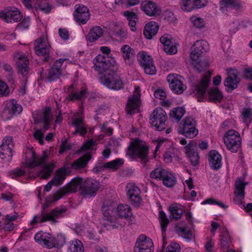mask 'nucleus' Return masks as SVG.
Returning a JSON list of instances; mask_svg holds the SVG:
<instances>
[{"mask_svg": "<svg viewBox=\"0 0 252 252\" xmlns=\"http://www.w3.org/2000/svg\"><path fill=\"white\" fill-rule=\"evenodd\" d=\"M93 63L94 70L99 74L101 84L115 90L123 88L124 83L116 74L118 66L115 61H107L104 55L99 54L94 60Z\"/></svg>", "mask_w": 252, "mask_h": 252, "instance_id": "nucleus-1", "label": "nucleus"}, {"mask_svg": "<svg viewBox=\"0 0 252 252\" xmlns=\"http://www.w3.org/2000/svg\"><path fill=\"white\" fill-rule=\"evenodd\" d=\"M208 49V43L204 40L196 41L191 48V64L198 72L203 71L209 65L207 60H203V54L206 52Z\"/></svg>", "mask_w": 252, "mask_h": 252, "instance_id": "nucleus-2", "label": "nucleus"}, {"mask_svg": "<svg viewBox=\"0 0 252 252\" xmlns=\"http://www.w3.org/2000/svg\"><path fill=\"white\" fill-rule=\"evenodd\" d=\"M34 240L43 247L48 249L61 248L65 242V238L63 235L55 237L50 233L43 231L37 232L34 235Z\"/></svg>", "mask_w": 252, "mask_h": 252, "instance_id": "nucleus-3", "label": "nucleus"}, {"mask_svg": "<svg viewBox=\"0 0 252 252\" xmlns=\"http://www.w3.org/2000/svg\"><path fill=\"white\" fill-rule=\"evenodd\" d=\"M149 147L136 139L128 146L126 155L132 159L138 158L141 163H146L149 161Z\"/></svg>", "mask_w": 252, "mask_h": 252, "instance_id": "nucleus-4", "label": "nucleus"}, {"mask_svg": "<svg viewBox=\"0 0 252 252\" xmlns=\"http://www.w3.org/2000/svg\"><path fill=\"white\" fill-rule=\"evenodd\" d=\"M83 183V178L81 177L74 178L66 185V188L62 189L55 193L50 195L46 198V207L49 204L56 202L62 198L64 195L68 194L69 192L76 191L78 187L81 190V185Z\"/></svg>", "mask_w": 252, "mask_h": 252, "instance_id": "nucleus-5", "label": "nucleus"}, {"mask_svg": "<svg viewBox=\"0 0 252 252\" xmlns=\"http://www.w3.org/2000/svg\"><path fill=\"white\" fill-rule=\"evenodd\" d=\"M177 131L179 134L188 138H194L198 133L195 120L189 116L185 117L183 122L179 124Z\"/></svg>", "mask_w": 252, "mask_h": 252, "instance_id": "nucleus-6", "label": "nucleus"}, {"mask_svg": "<svg viewBox=\"0 0 252 252\" xmlns=\"http://www.w3.org/2000/svg\"><path fill=\"white\" fill-rule=\"evenodd\" d=\"M223 140L227 148L232 153H236L241 144L239 133L233 129H230L225 133Z\"/></svg>", "mask_w": 252, "mask_h": 252, "instance_id": "nucleus-7", "label": "nucleus"}, {"mask_svg": "<svg viewBox=\"0 0 252 252\" xmlns=\"http://www.w3.org/2000/svg\"><path fill=\"white\" fill-rule=\"evenodd\" d=\"M48 156L45 152L41 157H38L32 149H27L25 162L27 167L33 169L44 164Z\"/></svg>", "mask_w": 252, "mask_h": 252, "instance_id": "nucleus-8", "label": "nucleus"}, {"mask_svg": "<svg viewBox=\"0 0 252 252\" xmlns=\"http://www.w3.org/2000/svg\"><path fill=\"white\" fill-rule=\"evenodd\" d=\"M46 200H45L44 207H43L42 210V217L40 218L39 222L43 223L46 221H51L52 224H55L58 222L57 220L58 219L63 216V214L66 212V209L65 208L56 207L52 210L49 213H43L45 208L49 207L51 203L49 204L48 207H46Z\"/></svg>", "mask_w": 252, "mask_h": 252, "instance_id": "nucleus-9", "label": "nucleus"}, {"mask_svg": "<svg viewBox=\"0 0 252 252\" xmlns=\"http://www.w3.org/2000/svg\"><path fill=\"white\" fill-rule=\"evenodd\" d=\"M50 48L46 35L41 36L34 42V48L36 54L39 56H45L44 59L45 62H47L49 60Z\"/></svg>", "mask_w": 252, "mask_h": 252, "instance_id": "nucleus-10", "label": "nucleus"}, {"mask_svg": "<svg viewBox=\"0 0 252 252\" xmlns=\"http://www.w3.org/2000/svg\"><path fill=\"white\" fill-rule=\"evenodd\" d=\"M99 187L98 181L93 179H87L81 185V194L86 197L94 196Z\"/></svg>", "mask_w": 252, "mask_h": 252, "instance_id": "nucleus-11", "label": "nucleus"}, {"mask_svg": "<svg viewBox=\"0 0 252 252\" xmlns=\"http://www.w3.org/2000/svg\"><path fill=\"white\" fill-rule=\"evenodd\" d=\"M137 59L146 74L153 75L156 73V68L154 65L153 59L146 52H139L137 55Z\"/></svg>", "mask_w": 252, "mask_h": 252, "instance_id": "nucleus-12", "label": "nucleus"}, {"mask_svg": "<svg viewBox=\"0 0 252 252\" xmlns=\"http://www.w3.org/2000/svg\"><path fill=\"white\" fill-rule=\"evenodd\" d=\"M22 17L19 9L14 7H7L0 12V18L7 23L17 22Z\"/></svg>", "mask_w": 252, "mask_h": 252, "instance_id": "nucleus-13", "label": "nucleus"}, {"mask_svg": "<svg viewBox=\"0 0 252 252\" xmlns=\"http://www.w3.org/2000/svg\"><path fill=\"white\" fill-rule=\"evenodd\" d=\"M32 114L35 124L43 123L44 130L49 129L53 120L51 111H33Z\"/></svg>", "mask_w": 252, "mask_h": 252, "instance_id": "nucleus-14", "label": "nucleus"}, {"mask_svg": "<svg viewBox=\"0 0 252 252\" xmlns=\"http://www.w3.org/2000/svg\"><path fill=\"white\" fill-rule=\"evenodd\" d=\"M134 252H153L154 244L152 240L145 235H140L134 247Z\"/></svg>", "mask_w": 252, "mask_h": 252, "instance_id": "nucleus-15", "label": "nucleus"}, {"mask_svg": "<svg viewBox=\"0 0 252 252\" xmlns=\"http://www.w3.org/2000/svg\"><path fill=\"white\" fill-rule=\"evenodd\" d=\"M211 73L208 71L202 76L200 82L194 86V92L198 95V101H201L211 82Z\"/></svg>", "mask_w": 252, "mask_h": 252, "instance_id": "nucleus-16", "label": "nucleus"}, {"mask_svg": "<svg viewBox=\"0 0 252 252\" xmlns=\"http://www.w3.org/2000/svg\"><path fill=\"white\" fill-rule=\"evenodd\" d=\"M239 73L237 70L229 69L227 77L223 82L227 92L232 91L238 87V85L241 80L239 77Z\"/></svg>", "mask_w": 252, "mask_h": 252, "instance_id": "nucleus-17", "label": "nucleus"}, {"mask_svg": "<svg viewBox=\"0 0 252 252\" xmlns=\"http://www.w3.org/2000/svg\"><path fill=\"white\" fill-rule=\"evenodd\" d=\"M167 118L165 111H153L150 119L152 125L155 126L157 130L162 131L165 128Z\"/></svg>", "mask_w": 252, "mask_h": 252, "instance_id": "nucleus-18", "label": "nucleus"}, {"mask_svg": "<svg viewBox=\"0 0 252 252\" xmlns=\"http://www.w3.org/2000/svg\"><path fill=\"white\" fill-rule=\"evenodd\" d=\"M182 78L181 76L177 74H169L167 77L169 87L175 94H181L186 89V87L181 81Z\"/></svg>", "mask_w": 252, "mask_h": 252, "instance_id": "nucleus-19", "label": "nucleus"}, {"mask_svg": "<svg viewBox=\"0 0 252 252\" xmlns=\"http://www.w3.org/2000/svg\"><path fill=\"white\" fill-rule=\"evenodd\" d=\"M126 189L127 196L131 204L135 207H139L142 200L140 189L133 184H128Z\"/></svg>", "mask_w": 252, "mask_h": 252, "instance_id": "nucleus-20", "label": "nucleus"}, {"mask_svg": "<svg viewBox=\"0 0 252 252\" xmlns=\"http://www.w3.org/2000/svg\"><path fill=\"white\" fill-rule=\"evenodd\" d=\"M16 62L18 72L23 76L27 75L29 71V61L27 57L22 52H18L14 57Z\"/></svg>", "mask_w": 252, "mask_h": 252, "instance_id": "nucleus-21", "label": "nucleus"}, {"mask_svg": "<svg viewBox=\"0 0 252 252\" xmlns=\"http://www.w3.org/2000/svg\"><path fill=\"white\" fill-rule=\"evenodd\" d=\"M185 153L187 158H189L191 164L192 166L197 165L199 161V156L197 151V143L194 141H191L185 147Z\"/></svg>", "mask_w": 252, "mask_h": 252, "instance_id": "nucleus-22", "label": "nucleus"}, {"mask_svg": "<svg viewBox=\"0 0 252 252\" xmlns=\"http://www.w3.org/2000/svg\"><path fill=\"white\" fill-rule=\"evenodd\" d=\"M141 9L149 16L157 17L161 13V10L158 5L151 0H145L141 4Z\"/></svg>", "mask_w": 252, "mask_h": 252, "instance_id": "nucleus-23", "label": "nucleus"}, {"mask_svg": "<svg viewBox=\"0 0 252 252\" xmlns=\"http://www.w3.org/2000/svg\"><path fill=\"white\" fill-rule=\"evenodd\" d=\"M65 59H60L57 60L53 67L48 71L46 80L49 82H52L58 79L62 74L61 67Z\"/></svg>", "mask_w": 252, "mask_h": 252, "instance_id": "nucleus-24", "label": "nucleus"}, {"mask_svg": "<svg viewBox=\"0 0 252 252\" xmlns=\"http://www.w3.org/2000/svg\"><path fill=\"white\" fill-rule=\"evenodd\" d=\"M248 183L244 182L243 180L239 179L235 182V190L234 192V202L238 204H241L245 195V189Z\"/></svg>", "mask_w": 252, "mask_h": 252, "instance_id": "nucleus-25", "label": "nucleus"}, {"mask_svg": "<svg viewBox=\"0 0 252 252\" xmlns=\"http://www.w3.org/2000/svg\"><path fill=\"white\" fill-rule=\"evenodd\" d=\"M75 20L78 23L85 24L90 19V13L87 7L79 5L73 14Z\"/></svg>", "mask_w": 252, "mask_h": 252, "instance_id": "nucleus-26", "label": "nucleus"}, {"mask_svg": "<svg viewBox=\"0 0 252 252\" xmlns=\"http://www.w3.org/2000/svg\"><path fill=\"white\" fill-rule=\"evenodd\" d=\"M140 89L136 87L133 95L129 97L126 104L127 110H139L141 105Z\"/></svg>", "mask_w": 252, "mask_h": 252, "instance_id": "nucleus-27", "label": "nucleus"}, {"mask_svg": "<svg viewBox=\"0 0 252 252\" xmlns=\"http://www.w3.org/2000/svg\"><path fill=\"white\" fill-rule=\"evenodd\" d=\"M117 215L120 218L127 219L129 223H133L135 221V217L131 212V208L127 205H119L117 207Z\"/></svg>", "mask_w": 252, "mask_h": 252, "instance_id": "nucleus-28", "label": "nucleus"}, {"mask_svg": "<svg viewBox=\"0 0 252 252\" xmlns=\"http://www.w3.org/2000/svg\"><path fill=\"white\" fill-rule=\"evenodd\" d=\"M208 160L210 167L217 170L221 167V156L216 150H211L209 153Z\"/></svg>", "mask_w": 252, "mask_h": 252, "instance_id": "nucleus-29", "label": "nucleus"}, {"mask_svg": "<svg viewBox=\"0 0 252 252\" xmlns=\"http://www.w3.org/2000/svg\"><path fill=\"white\" fill-rule=\"evenodd\" d=\"M91 158L92 155L90 154H85L72 162V167L74 168V171L83 170L87 167Z\"/></svg>", "mask_w": 252, "mask_h": 252, "instance_id": "nucleus-30", "label": "nucleus"}, {"mask_svg": "<svg viewBox=\"0 0 252 252\" xmlns=\"http://www.w3.org/2000/svg\"><path fill=\"white\" fill-rule=\"evenodd\" d=\"M72 91L68 97L66 98V99L69 101H74L75 100H81L86 97L87 94V89L86 87H82L81 90L78 91H76L74 89L73 85H71L68 88V91L70 92Z\"/></svg>", "mask_w": 252, "mask_h": 252, "instance_id": "nucleus-31", "label": "nucleus"}, {"mask_svg": "<svg viewBox=\"0 0 252 252\" xmlns=\"http://www.w3.org/2000/svg\"><path fill=\"white\" fill-rule=\"evenodd\" d=\"M121 52L126 64L131 65L135 57L134 50L128 45L125 44L121 47Z\"/></svg>", "mask_w": 252, "mask_h": 252, "instance_id": "nucleus-32", "label": "nucleus"}, {"mask_svg": "<svg viewBox=\"0 0 252 252\" xmlns=\"http://www.w3.org/2000/svg\"><path fill=\"white\" fill-rule=\"evenodd\" d=\"M160 41L163 44L164 51L166 53L170 54H174L177 53V48L173 45L169 35L165 34L161 37Z\"/></svg>", "mask_w": 252, "mask_h": 252, "instance_id": "nucleus-33", "label": "nucleus"}, {"mask_svg": "<svg viewBox=\"0 0 252 252\" xmlns=\"http://www.w3.org/2000/svg\"><path fill=\"white\" fill-rule=\"evenodd\" d=\"M158 23L155 21L148 22L145 26L143 34L147 39H151L155 35L158 30Z\"/></svg>", "mask_w": 252, "mask_h": 252, "instance_id": "nucleus-34", "label": "nucleus"}, {"mask_svg": "<svg viewBox=\"0 0 252 252\" xmlns=\"http://www.w3.org/2000/svg\"><path fill=\"white\" fill-rule=\"evenodd\" d=\"M220 9L228 10L230 9H239L242 7L241 2L239 0H220Z\"/></svg>", "mask_w": 252, "mask_h": 252, "instance_id": "nucleus-35", "label": "nucleus"}, {"mask_svg": "<svg viewBox=\"0 0 252 252\" xmlns=\"http://www.w3.org/2000/svg\"><path fill=\"white\" fill-rule=\"evenodd\" d=\"M220 245L222 251L229 250L233 247L232 238L227 231L222 233L220 235Z\"/></svg>", "mask_w": 252, "mask_h": 252, "instance_id": "nucleus-36", "label": "nucleus"}, {"mask_svg": "<svg viewBox=\"0 0 252 252\" xmlns=\"http://www.w3.org/2000/svg\"><path fill=\"white\" fill-rule=\"evenodd\" d=\"M103 31L99 26L93 27L86 36L87 40L90 42H93L97 40L103 34Z\"/></svg>", "mask_w": 252, "mask_h": 252, "instance_id": "nucleus-37", "label": "nucleus"}, {"mask_svg": "<svg viewBox=\"0 0 252 252\" xmlns=\"http://www.w3.org/2000/svg\"><path fill=\"white\" fill-rule=\"evenodd\" d=\"M13 149L0 145V158L6 162H10L12 159Z\"/></svg>", "mask_w": 252, "mask_h": 252, "instance_id": "nucleus-38", "label": "nucleus"}, {"mask_svg": "<svg viewBox=\"0 0 252 252\" xmlns=\"http://www.w3.org/2000/svg\"><path fill=\"white\" fill-rule=\"evenodd\" d=\"M68 175L64 172L63 168H59L56 170L51 182L55 183V186L62 185Z\"/></svg>", "mask_w": 252, "mask_h": 252, "instance_id": "nucleus-39", "label": "nucleus"}, {"mask_svg": "<svg viewBox=\"0 0 252 252\" xmlns=\"http://www.w3.org/2000/svg\"><path fill=\"white\" fill-rule=\"evenodd\" d=\"M84 246L78 239L70 241L67 246V252H83Z\"/></svg>", "mask_w": 252, "mask_h": 252, "instance_id": "nucleus-40", "label": "nucleus"}, {"mask_svg": "<svg viewBox=\"0 0 252 252\" xmlns=\"http://www.w3.org/2000/svg\"><path fill=\"white\" fill-rule=\"evenodd\" d=\"M208 94L210 101L220 102L223 97L221 92L216 88H210Z\"/></svg>", "mask_w": 252, "mask_h": 252, "instance_id": "nucleus-41", "label": "nucleus"}, {"mask_svg": "<svg viewBox=\"0 0 252 252\" xmlns=\"http://www.w3.org/2000/svg\"><path fill=\"white\" fill-rule=\"evenodd\" d=\"M170 219L171 220H177L180 219L183 213V210L176 205H171L169 207Z\"/></svg>", "mask_w": 252, "mask_h": 252, "instance_id": "nucleus-42", "label": "nucleus"}, {"mask_svg": "<svg viewBox=\"0 0 252 252\" xmlns=\"http://www.w3.org/2000/svg\"><path fill=\"white\" fill-rule=\"evenodd\" d=\"M71 124L75 127L85 124L83 111H76L73 113L71 117Z\"/></svg>", "mask_w": 252, "mask_h": 252, "instance_id": "nucleus-43", "label": "nucleus"}, {"mask_svg": "<svg viewBox=\"0 0 252 252\" xmlns=\"http://www.w3.org/2000/svg\"><path fill=\"white\" fill-rule=\"evenodd\" d=\"M161 181L163 185L167 188H172L177 183L175 176L169 172H167Z\"/></svg>", "mask_w": 252, "mask_h": 252, "instance_id": "nucleus-44", "label": "nucleus"}, {"mask_svg": "<svg viewBox=\"0 0 252 252\" xmlns=\"http://www.w3.org/2000/svg\"><path fill=\"white\" fill-rule=\"evenodd\" d=\"M167 172L161 167H157L151 171L150 176L158 181H162Z\"/></svg>", "mask_w": 252, "mask_h": 252, "instance_id": "nucleus-45", "label": "nucleus"}, {"mask_svg": "<svg viewBox=\"0 0 252 252\" xmlns=\"http://www.w3.org/2000/svg\"><path fill=\"white\" fill-rule=\"evenodd\" d=\"M124 163V160L122 158H116L110 162L105 163L104 167L106 168L116 171L120 168Z\"/></svg>", "mask_w": 252, "mask_h": 252, "instance_id": "nucleus-46", "label": "nucleus"}, {"mask_svg": "<svg viewBox=\"0 0 252 252\" xmlns=\"http://www.w3.org/2000/svg\"><path fill=\"white\" fill-rule=\"evenodd\" d=\"M5 110H22V107L14 99H10L4 103Z\"/></svg>", "mask_w": 252, "mask_h": 252, "instance_id": "nucleus-47", "label": "nucleus"}, {"mask_svg": "<svg viewBox=\"0 0 252 252\" xmlns=\"http://www.w3.org/2000/svg\"><path fill=\"white\" fill-rule=\"evenodd\" d=\"M159 219L160 223L163 238H164V233L166 231V229L169 223V220L165 213L163 211H160L159 212Z\"/></svg>", "mask_w": 252, "mask_h": 252, "instance_id": "nucleus-48", "label": "nucleus"}, {"mask_svg": "<svg viewBox=\"0 0 252 252\" xmlns=\"http://www.w3.org/2000/svg\"><path fill=\"white\" fill-rule=\"evenodd\" d=\"M177 233L183 238L188 240L189 241H191L192 237L191 231L187 230L185 227H179L176 228Z\"/></svg>", "mask_w": 252, "mask_h": 252, "instance_id": "nucleus-49", "label": "nucleus"}, {"mask_svg": "<svg viewBox=\"0 0 252 252\" xmlns=\"http://www.w3.org/2000/svg\"><path fill=\"white\" fill-rule=\"evenodd\" d=\"M35 5L37 9L40 10L46 13L51 11V7L49 6L46 0H37Z\"/></svg>", "mask_w": 252, "mask_h": 252, "instance_id": "nucleus-50", "label": "nucleus"}, {"mask_svg": "<svg viewBox=\"0 0 252 252\" xmlns=\"http://www.w3.org/2000/svg\"><path fill=\"white\" fill-rule=\"evenodd\" d=\"M194 0H182L180 6L181 9L186 12L191 11L194 8Z\"/></svg>", "mask_w": 252, "mask_h": 252, "instance_id": "nucleus-51", "label": "nucleus"}, {"mask_svg": "<svg viewBox=\"0 0 252 252\" xmlns=\"http://www.w3.org/2000/svg\"><path fill=\"white\" fill-rule=\"evenodd\" d=\"M10 94V89L7 85L0 80V97L7 96Z\"/></svg>", "mask_w": 252, "mask_h": 252, "instance_id": "nucleus-52", "label": "nucleus"}, {"mask_svg": "<svg viewBox=\"0 0 252 252\" xmlns=\"http://www.w3.org/2000/svg\"><path fill=\"white\" fill-rule=\"evenodd\" d=\"M103 225L105 227L107 228V229L118 228L120 226V224L116 221L113 217H112L110 220H106V222H104Z\"/></svg>", "mask_w": 252, "mask_h": 252, "instance_id": "nucleus-53", "label": "nucleus"}, {"mask_svg": "<svg viewBox=\"0 0 252 252\" xmlns=\"http://www.w3.org/2000/svg\"><path fill=\"white\" fill-rule=\"evenodd\" d=\"M101 211L104 220L106 221L113 217L110 215L112 212L110 206L103 205L101 208Z\"/></svg>", "mask_w": 252, "mask_h": 252, "instance_id": "nucleus-54", "label": "nucleus"}, {"mask_svg": "<svg viewBox=\"0 0 252 252\" xmlns=\"http://www.w3.org/2000/svg\"><path fill=\"white\" fill-rule=\"evenodd\" d=\"M2 220L3 222H2V226L1 227V230L6 232L12 231L15 227L14 224L10 221H6L4 220V219H2Z\"/></svg>", "mask_w": 252, "mask_h": 252, "instance_id": "nucleus-55", "label": "nucleus"}, {"mask_svg": "<svg viewBox=\"0 0 252 252\" xmlns=\"http://www.w3.org/2000/svg\"><path fill=\"white\" fill-rule=\"evenodd\" d=\"M243 122L249 125L252 122V111H242Z\"/></svg>", "mask_w": 252, "mask_h": 252, "instance_id": "nucleus-56", "label": "nucleus"}, {"mask_svg": "<svg viewBox=\"0 0 252 252\" xmlns=\"http://www.w3.org/2000/svg\"><path fill=\"white\" fill-rule=\"evenodd\" d=\"M191 21L193 25L197 28L202 29L205 25L204 20L199 17L193 16L191 18Z\"/></svg>", "mask_w": 252, "mask_h": 252, "instance_id": "nucleus-57", "label": "nucleus"}, {"mask_svg": "<svg viewBox=\"0 0 252 252\" xmlns=\"http://www.w3.org/2000/svg\"><path fill=\"white\" fill-rule=\"evenodd\" d=\"M10 174L12 178L16 179L17 177H20L25 175V170L19 168H16L10 171Z\"/></svg>", "mask_w": 252, "mask_h": 252, "instance_id": "nucleus-58", "label": "nucleus"}, {"mask_svg": "<svg viewBox=\"0 0 252 252\" xmlns=\"http://www.w3.org/2000/svg\"><path fill=\"white\" fill-rule=\"evenodd\" d=\"M0 145H3L5 147H10L13 149L14 144L13 139L11 136H5L2 140V143Z\"/></svg>", "mask_w": 252, "mask_h": 252, "instance_id": "nucleus-59", "label": "nucleus"}, {"mask_svg": "<svg viewBox=\"0 0 252 252\" xmlns=\"http://www.w3.org/2000/svg\"><path fill=\"white\" fill-rule=\"evenodd\" d=\"M31 23V19L29 17L24 18L23 20L18 24L17 28L20 30L28 29Z\"/></svg>", "mask_w": 252, "mask_h": 252, "instance_id": "nucleus-60", "label": "nucleus"}, {"mask_svg": "<svg viewBox=\"0 0 252 252\" xmlns=\"http://www.w3.org/2000/svg\"><path fill=\"white\" fill-rule=\"evenodd\" d=\"M96 145V142L93 139H89L83 144L81 149L83 151H87L90 149L93 150Z\"/></svg>", "mask_w": 252, "mask_h": 252, "instance_id": "nucleus-61", "label": "nucleus"}, {"mask_svg": "<svg viewBox=\"0 0 252 252\" xmlns=\"http://www.w3.org/2000/svg\"><path fill=\"white\" fill-rule=\"evenodd\" d=\"M180 247L179 244L176 243H172L168 246L166 248V252H180ZM159 252H163L160 251Z\"/></svg>", "mask_w": 252, "mask_h": 252, "instance_id": "nucleus-62", "label": "nucleus"}, {"mask_svg": "<svg viewBox=\"0 0 252 252\" xmlns=\"http://www.w3.org/2000/svg\"><path fill=\"white\" fill-rule=\"evenodd\" d=\"M185 112L186 111H170V116L177 122H179L184 116Z\"/></svg>", "mask_w": 252, "mask_h": 252, "instance_id": "nucleus-63", "label": "nucleus"}, {"mask_svg": "<svg viewBox=\"0 0 252 252\" xmlns=\"http://www.w3.org/2000/svg\"><path fill=\"white\" fill-rule=\"evenodd\" d=\"M16 111H0V115L3 121L9 120L15 115Z\"/></svg>", "mask_w": 252, "mask_h": 252, "instance_id": "nucleus-64", "label": "nucleus"}]
</instances>
